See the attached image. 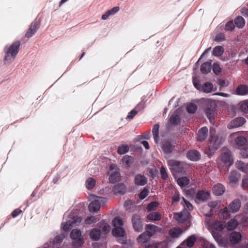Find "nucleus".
I'll return each instance as SVG.
<instances>
[{
    "mask_svg": "<svg viewBox=\"0 0 248 248\" xmlns=\"http://www.w3.org/2000/svg\"><path fill=\"white\" fill-rule=\"evenodd\" d=\"M15 59V58L11 56L8 53H5V56L4 59V62L5 64H9L12 62Z\"/></svg>",
    "mask_w": 248,
    "mask_h": 248,
    "instance_id": "51",
    "label": "nucleus"
},
{
    "mask_svg": "<svg viewBox=\"0 0 248 248\" xmlns=\"http://www.w3.org/2000/svg\"><path fill=\"white\" fill-rule=\"evenodd\" d=\"M205 113L208 117V118L209 119L211 122H212L213 119L214 118V110L213 109H211L210 108H207L205 110Z\"/></svg>",
    "mask_w": 248,
    "mask_h": 248,
    "instance_id": "50",
    "label": "nucleus"
},
{
    "mask_svg": "<svg viewBox=\"0 0 248 248\" xmlns=\"http://www.w3.org/2000/svg\"><path fill=\"white\" fill-rule=\"evenodd\" d=\"M159 126L158 124H155L153 128V134L154 135L155 141L156 143H157L158 140V131H159Z\"/></svg>",
    "mask_w": 248,
    "mask_h": 248,
    "instance_id": "43",
    "label": "nucleus"
},
{
    "mask_svg": "<svg viewBox=\"0 0 248 248\" xmlns=\"http://www.w3.org/2000/svg\"><path fill=\"white\" fill-rule=\"evenodd\" d=\"M240 154L242 157L248 158V148H245L242 149L240 151Z\"/></svg>",
    "mask_w": 248,
    "mask_h": 248,
    "instance_id": "58",
    "label": "nucleus"
},
{
    "mask_svg": "<svg viewBox=\"0 0 248 248\" xmlns=\"http://www.w3.org/2000/svg\"><path fill=\"white\" fill-rule=\"evenodd\" d=\"M149 193L148 189L144 188L140 194V198L141 200L144 199L147 196Z\"/></svg>",
    "mask_w": 248,
    "mask_h": 248,
    "instance_id": "56",
    "label": "nucleus"
},
{
    "mask_svg": "<svg viewBox=\"0 0 248 248\" xmlns=\"http://www.w3.org/2000/svg\"><path fill=\"white\" fill-rule=\"evenodd\" d=\"M161 230V229L155 225H148L147 226L146 231L145 232H147V233L149 236L151 237L153 235L155 234L157 232L160 231Z\"/></svg>",
    "mask_w": 248,
    "mask_h": 248,
    "instance_id": "24",
    "label": "nucleus"
},
{
    "mask_svg": "<svg viewBox=\"0 0 248 248\" xmlns=\"http://www.w3.org/2000/svg\"><path fill=\"white\" fill-rule=\"evenodd\" d=\"M236 167L242 171V172L247 173L248 172V165L240 161H238L235 164Z\"/></svg>",
    "mask_w": 248,
    "mask_h": 248,
    "instance_id": "34",
    "label": "nucleus"
},
{
    "mask_svg": "<svg viewBox=\"0 0 248 248\" xmlns=\"http://www.w3.org/2000/svg\"><path fill=\"white\" fill-rule=\"evenodd\" d=\"M170 121L171 123L174 124H177L180 122V117L179 116V112L177 110L175 111L174 113L171 115Z\"/></svg>",
    "mask_w": 248,
    "mask_h": 248,
    "instance_id": "39",
    "label": "nucleus"
},
{
    "mask_svg": "<svg viewBox=\"0 0 248 248\" xmlns=\"http://www.w3.org/2000/svg\"><path fill=\"white\" fill-rule=\"evenodd\" d=\"M100 228L102 230V232L104 233H108L110 230L109 225L104 221L101 222Z\"/></svg>",
    "mask_w": 248,
    "mask_h": 248,
    "instance_id": "41",
    "label": "nucleus"
},
{
    "mask_svg": "<svg viewBox=\"0 0 248 248\" xmlns=\"http://www.w3.org/2000/svg\"><path fill=\"white\" fill-rule=\"evenodd\" d=\"M147 217L151 221H158L161 219V216L158 212H154L149 213Z\"/></svg>",
    "mask_w": 248,
    "mask_h": 248,
    "instance_id": "31",
    "label": "nucleus"
},
{
    "mask_svg": "<svg viewBox=\"0 0 248 248\" xmlns=\"http://www.w3.org/2000/svg\"><path fill=\"white\" fill-rule=\"evenodd\" d=\"M239 225L238 220L236 219L232 218L227 222H226L225 228L228 231L235 230Z\"/></svg>",
    "mask_w": 248,
    "mask_h": 248,
    "instance_id": "16",
    "label": "nucleus"
},
{
    "mask_svg": "<svg viewBox=\"0 0 248 248\" xmlns=\"http://www.w3.org/2000/svg\"><path fill=\"white\" fill-rule=\"evenodd\" d=\"M178 184L181 187H184L187 186L189 182V179L186 177H181L177 180Z\"/></svg>",
    "mask_w": 248,
    "mask_h": 248,
    "instance_id": "40",
    "label": "nucleus"
},
{
    "mask_svg": "<svg viewBox=\"0 0 248 248\" xmlns=\"http://www.w3.org/2000/svg\"><path fill=\"white\" fill-rule=\"evenodd\" d=\"M71 237L73 240V245L76 247L81 246L84 243L80 230L74 229L71 232Z\"/></svg>",
    "mask_w": 248,
    "mask_h": 248,
    "instance_id": "8",
    "label": "nucleus"
},
{
    "mask_svg": "<svg viewBox=\"0 0 248 248\" xmlns=\"http://www.w3.org/2000/svg\"><path fill=\"white\" fill-rule=\"evenodd\" d=\"M241 110L245 113H248V100L244 101L240 104Z\"/></svg>",
    "mask_w": 248,
    "mask_h": 248,
    "instance_id": "53",
    "label": "nucleus"
},
{
    "mask_svg": "<svg viewBox=\"0 0 248 248\" xmlns=\"http://www.w3.org/2000/svg\"><path fill=\"white\" fill-rule=\"evenodd\" d=\"M110 171L113 172H109L110 176L109 177V181L111 183H115L119 181L120 178V174L118 171V169L115 165H111L109 167Z\"/></svg>",
    "mask_w": 248,
    "mask_h": 248,
    "instance_id": "10",
    "label": "nucleus"
},
{
    "mask_svg": "<svg viewBox=\"0 0 248 248\" xmlns=\"http://www.w3.org/2000/svg\"><path fill=\"white\" fill-rule=\"evenodd\" d=\"M210 134V142L211 144H213V146H209L205 150V153L209 156L213 155L221 143L220 140L218 139L214 129H211Z\"/></svg>",
    "mask_w": 248,
    "mask_h": 248,
    "instance_id": "3",
    "label": "nucleus"
},
{
    "mask_svg": "<svg viewBox=\"0 0 248 248\" xmlns=\"http://www.w3.org/2000/svg\"><path fill=\"white\" fill-rule=\"evenodd\" d=\"M183 230L178 227H174L170 229L169 232L170 236L173 238H177L181 235Z\"/></svg>",
    "mask_w": 248,
    "mask_h": 248,
    "instance_id": "25",
    "label": "nucleus"
},
{
    "mask_svg": "<svg viewBox=\"0 0 248 248\" xmlns=\"http://www.w3.org/2000/svg\"><path fill=\"white\" fill-rule=\"evenodd\" d=\"M174 218L179 222H184L187 221L190 217V214L187 210H184L180 213H175Z\"/></svg>",
    "mask_w": 248,
    "mask_h": 248,
    "instance_id": "11",
    "label": "nucleus"
},
{
    "mask_svg": "<svg viewBox=\"0 0 248 248\" xmlns=\"http://www.w3.org/2000/svg\"><path fill=\"white\" fill-rule=\"evenodd\" d=\"M207 132L208 129L206 127L202 128L198 133L197 140L201 141L204 140L207 137Z\"/></svg>",
    "mask_w": 248,
    "mask_h": 248,
    "instance_id": "29",
    "label": "nucleus"
},
{
    "mask_svg": "<svg viewBox=\"0 0 248 248\" xmlns=\"http://www.w3.org/2000/svg\"><path fill=\"white\" fill-rule=\"evenodd\" d=\"M168 164L170 167L171 172L175 177H176L177 174L183 172L184 167L181 163L171 160L168 161Z\"/></svg>",
    "mask_w": 248,
    "mask_h": 248,
    "instance_id": "7",
    "label": "nucleus"
},
{
    "mask_svg": "<svg viewBox=\"0 0 248 248\" xmlns=\"http://www.w3.org/2000/svg\"><path fill=\"white\" fill-rule=\"evenodd\" d=\"M229 184L232 186H235L238 182V177L236 172H232L229 177Z\"/></svg>",
    "mask_w": 248,
    "mask_h": 248,
    "instance_id": "33",
    "label": "nucleus"
},
{
    "mask_svg": "<svg viewBox=\"0 0 248 248\" xmlns=\"http://www.w3.org/2000/svg\"><path fill=\"white\" fill-rule=\"evenodd\" d=\"M211 69V63L209 62H204L201 67V71L203 74H207Z\"/></svg>",
    "mask_w": 248,
    "mask_h": 248,
    "instance_id": "35",
    "label": "nucleus"
},
{
    "mask_svg": "<svg viewBox=\"0 0 248 248\" xmlns=\"http://www.w3.org/2000/svg\"><path fill=\"white\" fill-rule=\"evenodd\" d=\"M122 161L124 165L126 167H129L130 166L131 163L133 162V158L131 156L128 155H124L123 156Z\"/></svg>",
    "mask_w": 248,
    "mask_h": 248,
    "instance_id": "38",
    "label": "nucleus"
},
{
    "mask_svg": "<svg viewBox=\"0 0 248 248\" xmlns=\"http://www.w3.org/2000/svg\"><path fill=\"white\" fill-rule=\"evenodd\" d=\"M241 202L238 199H235L232 201L228 206L229 211L234 213L238 212L241 207Z\"/></svg>",
    "mask_w": 248,
    "mask_h": 248,
    "instance_id": "14",
    "label": "nucleus"
},
{
    "mask_svg": "<svg viewBox=\"0 0 248 248\" xmlns=\"http://www.w3.org/2000/svg\"><path fill=\"white\" fill-rule=\"evenodd\" d=\"M242 186L244 188H248V178H245L243 180Z\"/></svg>",
    "mask_w": 248,
    "mask_h": 248,
    "instance_id": "64",
    "label": "nucleus"
},
{
    "mask_svg": "<svg viewBox=\"0 0 248 248\" xmlns=\"http://www.w3.org/2000/svg\"><path fill=\"white\" fill-rule=\"evenodd\" d=\"M234 26L232 21L228 22L225 26V29L228 31H232L234 28Z\"/></svg>",
    "mask_w": 248,
    "mask_h": 248,
    "instance_id": "60",
    "label": "nucleus"
},
{
    "mask_svg": "<svg viewBox=\"0 0 248 248\" xmlns=\"http://www.w3.org/2000/svg\"><path fill=\"white\" fill-rule=\"evenodd\" d=\"M101 232L99 230L94 229L90 233V237L92 239L97 240L100 237Z\"/></svg>",
    "mask_w": 248,
    "mask_h": 248,
    "instance_id": "42",
    "label": "nucleus"
},
{
    "mask_svg": "<svg viewBox=\"0 0 248 248\" xmlns=\"http://www.w3.org/2000/svg\"><path fill=\"white\" fill-rule=\"evenodd\" d=\"M236 26L239 28H242L245 25V21L241 16H238L234 20Z\"/></svg>",
    "mask_w": 248,
    "mask_h": 248,
    "instance_id": "36",
    "label": "nucleus"
},
{
    "mask_svg": "<svg viewBox=\"0 0 248 248\" xmlns=\"http://www.w3.org/2000/svg\"><path fill=\"white\" fill-rule=\"evenodd\" d=\"M224 51L223 48L221 46H217L215 47L213 51V54L216 56H221Z\"/></svg>",
    "mask_w": 248,
    "mask_h": 248,
    "instance_id": "44",
    "label": "nucleus"
},
{
    "mask_svg": "<svg viewBox=\"0 0 248 248\" xmlns=\"http://www.w3.org/2000/svg\"><path fill=\"white\" fill-rule=\"evenodd\" d=\"M230 138L231 140H235L236 144L238 146H242L247 142L246 139L242 136H239V133L237 132L232 134L230 136Z\"/></svg>",
    "mask_w": 248,
    "mask_h": 248,
    "instance_id": "13",
    "label": "nucleus"
},
{
    "mask_svg": "<svg viewBox=\"0 0 248 248\" xmlns=\"http://www.w3.org/2000/svg\"><path fill=\"white\" fill-rule=\"evenodd\" d=\"M187 157L191 160L197 161L200 158V154L196 150H190L187 153Z\"/></svg>",
    "mask_w": 248,
    "mask_h": 248,
    "instance_id": "26",
    "label": "nucleus"
},
{
    "mask_svg": "<svg viewBox=\"0 0 248 248\" xmlns=\"http://www.w3.org/2000/svg\"><path fill=\"white\" fill-rule=\"evenodd\" d=\"M225 191L224 186L221 184H217L213 187V192L216 195H221Z\"/></svg>",
    "mask_w": 248,
    "mask_h": 248,
    "instance_id": "27",
    "label": "nucleus"
},
{
    "mask_svg": "<svg viewBox=\"0 0 248 248\" xmlns=\"http://www.w3.org/2000/svg\"><path fill=\"white\" fill-rule=\"evenodd\" d=\"M129 150V148L127 145H122L119 146L117 152L120 155H123L127 153Z\"/></svg>",
    "mask_w": 248,
    "mask_h": 248,
    "instance_id": "45",
    "label": "nucleus"
},
{
    "mask_svg": "<svg viewBox=\"0 0 248 248\" xmlns=\"http://www.w3.org/2000/svg\"><path fill=\"white\" fill-rule=\"evenodd\" d=\"M160 173L161 174V177L163 179H166L168 178V175L166 172V170L164 167H162L160 169Z\"/></svg>",
    "mask_w": 248,
    "mask_h": 248,
    "instance_id": "59",
    "label": "nucleus"
},
{
    "mask_svg": "<svg viewBox=\"0 0 248 248\" xmlns=\"http://www.w3.org/2000/svg\"><path fill=\"white\" fill-rule=\"evenodd\" d=\"M119 7L118 6L114 7L111 9L110 10L108 11V13H109V15H112L116 13H117L119 11Z\"/></svg>",
    "mask_w": 248,
    "mask_h": 248,
    "instance_id": "61",
    "label": "nucleus"
},
{
    "mask_svg": "<svg viewBox=\"0 0 248 248\" xmlns=\"http://www.w3.org/2000/svg\"><path fill=\"white\" fill-rule=\"evenodd\" d=\"M210 196V194L208 191H201L198 192L196 195V201L200 202L207 200Z\"/></svg>",
    "mask_w": 248,
    "mask_h": 248,
    "instance_id": "22",
    "label": "nucleus"
},
{
    "mask_svg": "<svg viewBox=\"0 0 248 248\" xmlns=\"http://www.w3.org/2000/svg\"><path fill=\"white\" fill-rule=\"evenodd\" d=\"M230 211H229V208L228 209L226 207H224L223 208L219 210L218 213V216L221 218L226 219L230 217Z\"/></svg>",
    "mask_w": 248,
    "mask_h": 248,
    "instance_id": "28",
    "label": "nucleus"
},
{
    "mask_svg": "<svg viewBox=\"0 0 248 248\" xmlns=\"http://www.w3.org/2000/svg\"><path fill=\"white\" fill-rule=\"evenodd\" d=\"M19 46L20 42L16 41L12 44L11 46H5L4 49L13 53L14 55H16L19 51Z\"/></svg>",
    "mask_w": 248,
    "mask_h": 248,
    "instance_id": "21",
    "label": "nucleus"
},
{
    "mask_svg": "<svg viewBox=\"0 0 248 248\" xmlns=\"http://www.w3.org/2000/svg\"><path fill=\"white\" fill-rule=\"evenodd\" d=\"M137 113V112L134 109L132 110L127 115L126 118L132 119Z\"/></svg>",
    "mask_w": 248,
    "mask_h": 248,
    "instance_id": "62",
    "label": "nucleus"
},
{
    "mask_svg": "<svg viewBox=\"0 0 248 248\" xmlns=\"http://www.w3.org/2000/svg\"><path fill=\"white\" fill-rule=\"evenodd\" d=\"M159 203L157 202H153L149 203L147 207L148 212L155 211L158 206Z\"/></svg>",
    "mask_w": 248,
    "mask_h": 248,
    "instance_id": "47",
    "label": "nucleus"
},
{
    "mask_svg": "<svg viewBox=\"0 0 248 248\" xmlns=\"http://www.w3.org/2000/svg\"><path fill=\"white\" fill-rule=\"evenodd\" d=\"M81 222V218L79 217H76L72 222L67 221L62 226L63 230L66 232L69 231L72 228L73 224L78 225Z\"/></svg>",
    "mask_w": 248,
    "mask_h": 248,
    "instance_id": "18",
    "label": "nucleus"
},
{
    "mask_svg": "<svg viewBox=\"0 0 248 248\" xmlns=\"http://www.w3.org/2000/svg\"><path fill=\"white\" fill-rule=\"evenodd\" d=\"M91 198L93 201L89 205V210L92 213L97 212L100 210L101 202H102L105 199L94 195L92 196Z\"/></svg>",
    "mask_w": 248,
    "mask_h": 248,
    "instance_id": "5",
    "label": "nucleus"
},
{
    "mask_svg": "<svg viewBox=\"0 0 248 248\" xmlns=\"http://www.w3.org/2000/svg\"><path fill=\"white\" fill-rule=\"evenodd\" d=\"M197 107V106L193 104H189L187 106L186 109L188 112L194 113L196 112Z\"/></svg>",
    "mask_w": 248,
    "mask_h": 248,
    "instance_id": "52",
    "label": "nucleus"
},
{
    "mask_svg": "<svg viewBox=\"0 0 248 248\" xmlns=\"http://www.w3.org/2000/svg\"><path fill=\"white\" fill-rule=\"evenodd\" d=\"M124 222L123 218L120 217L114 218L112 221L113 228L112 231L113 235L117 238L119 242L123 244L126 240L125 232L123 227Z\"/></svg>",
    "mask_w": 248,
    "mask_h": 248,
    "instance_id": "2",
    "label": "nucleus"
},
{
    "mask_svg": "<svg viewBox=\"0 0 248 248\" xmlns=\"http://www.w3.org/2000/svg\"><path fill=\"white\" fill-rule=\"evenodd\" d=\"M220 203L218 201H211L208 205L202 208V212L205 216L210 217L213 214V209L218 205Z\"/></svg>",
    "mask_w": 248,
    "mask_h": 248,
    "instance_id": "9",
    "label": "nucleus"
},
{
    "mask_svg": "<svg viewBox=\"0 0 248 248\" xmlns=\"http://www.w3.org/2000/svg\"><path fill=\"white\" fill-rule=\"evenodd\" d=\"M245 123V119L242 117L237 118L232 121L229 124L228 128H233L242 126Z\"/></svg>",
    "mask_w": 248,
    "mask_h": 248,
    "instance_id": "15",
    "label": "nucleus"
},
{
    "mask_svg": "<svg viewBox=\"0 0 248 248\" xmlns=\"http://www.w3.org/2000/svg\"><path fill=\"white\" fill-rule=\"evenodd\" d=\"M233 160L231 158L230 152L227 149L222 150L220 159L217 161L218 167L225 165L228 167L232 164Z\"/></svg>",
    "mask_w": 248,
    "mask_h": 248,
    "instance_id": "4",
    "label": "nucleus"
},
{
    "mask_svg": "<svg viewBox=\"0 0 248 248\" xmlns=\"http://www.w3.org/2000/svg\"><path fill=\"white\" fill-rule=\"evenodd\" d=\"M205 225L215 240L220 242L222 241V236L219 233L225 228L226 222L223 220H215L211 221L209 218L205 220Z\"/></svg>",
    "mask_w": 248,
    "mask_h": 248,
    "instance_id": "1",
    "label": "nucleus"
},
{
    "mask_svg": "<svg viewBox=\"0 0 248 248\" xmlns=\"http://www.w3.org/2000/svg\"><path fill=\"white\" fill-rule=\"evenodd\" d=\"M39 27V23L36 21L32 23L31 26L26 34V36L28 38L31 37L37 31Z\"/></svg>",
    "mask_w": 248,
    "mask_h": 248,
    "instance_id": "20",
    "label": "nucleus"
},
{
    "mask_svg": "<svg viewBox=\"0 0 248 248\" xmlns=\"http://www.w3.org/2000/svg\"><path fill=\"white\" fill-rule=\"evenodd\" d=\"M147 182V179L146 178L141 175H137L136 176L135 178V184L138 185L140 186H144L145 185Z\"/></svg>",
    "mask_w": 248,
    "mask_h": 248,
    "instance_id": "30",
    "label": "nucleus"
},
{
    "mask_svg": "<svg viewBox=\"0 0 248 248\" xmlns=\"http://www.w3.org/2000/svg\"><path fill=\"white\" fill-rule=\"evenodd\" d=\"M96 181L93 178H88L86 181V186L88 189H92L95 185Z\"/></svg>",
    "mask_w": 248,
    "mask_h": 248,
    "instance_id": "37",
    "label": "nucleus"
},
{
    "mask_svg": "<svg viewBox=\"0 0 248 248\" xmlns=\"http://www.w3.org/2000/svg\"><path fill=\"white\" fill-rule=\"evenodd\" d=\"M174 191V195L172 197V202L173 203L177 202L179 200V194L177 191L175 189L173 190Z\"/></svg>",
    "mask_w": 248,
    "mask_h": 248,
    "instance_id": "55",
    "label": "nucleus"
},
{
    "mask_svg": "<svg viewBox=\"0 0 248 248\" xmlns=\"http://www.w3.org/2000/svg\"><path fill=\"white\" fill-rule=\"evenodd\" d=\"M144 247L145 248H167L168 245L167 243L166 242H162L160 243L153 242L145 244Z\"/></svg>",
    "mask_w": 248,
    "mask_h": 248,
    "instance_id": "19",
    "label": "nucleus"
},
{
    "mask_svg": "<svg viewBox=\"0 0 248 248\" xmlns=\"http://www.w3.org/2000/svg\"><path fill=\"white\" fill-rule=\"evenodd\" d=\"M224 39V35L223 33H219L216 37V40L220 42Z\"/></svg>",
    "mask_w": 248,
    "mask_h": 248,
    "instance_id": "63",
    "label": "nucleus"
},
{
    "mask_svg": "<svg viewBox=\"0 0 248 248\" xmlns=\"http://www.w3.org/2000/svg\"><path fill=\"white\" fill-rule=\"evenodd\" d=\"M150 237L147 233V232H144L139 236L137 240L139 243L144 246L145 244L148 243Z\"/></svg>",
    "mask_w": 248,
    "mask_h": 248,
    "instance_id": "23",
    "label": "nucleus"
},
{
    "mask_svg": "<svg viewBox=\"0 0 248 248\" xmlns=\"http://www.w3.org/2000/svg\"><path fill=\"white\" fill-rule=\"evenodd\" d=\"M229 239L232 244H238L241 240L242 235L239 232H233L230 234Z\"/></svg>",
    "mask_w": 248,
    "mask_h": 248,
    "instance_id": "17",
    "label": "nucleus"
},
{
    "mask_svg": "<svg viewBox=\"0 0 248 248\" xmlns=\"http://www.w3.org/2000/svg\"><path fill=\"white\" fill-rule=\"evenodd\" d=\"M133 227L135 231L140 232L142 230V225L140 217L138 215H134L132 219Z\"/></svg>",
    "mask_w": 248,
    "mask_h": 248,
    "instance_id": "12",
    "label": "nucleus"
},
{
    "mask_svg": "<svg viewBox=\"0 0 248 248\" xmlns=\"http://www.w3.org/2000/svg\"><path fill=\"white\" fill-rule=\"evenodd\" d=\"M125 190V186L123 184H119L114 186L113 191L115 193H123Z\"/></svg>",
    "mask_w": 248,
    "mask_h": 248,
    "instance_id": "46",
    "label": "nucleus"
},
{
    "mask_svg": "<svg viewBox=\"0 0 248 248\" xmlns=\"http://www.w3.org/2000/svg\"><path fill=\"white\" fill-rule=\"evenodd\" d=\"M248 93V87L245 85L239 86L236 90V93L240 95H244Z\"/></svg>",
    "mask_w": 248,
    "mask_h": 248,
    "instance_id": "32",
    "label": "nucleus"
},
{
    "mask_svg": "<svg viewBox=\"0 0 248 248\" xmlns=\"http://www.w3.org/2000/svg\"><path fill=\"white\" fill-rule=\"evenodd\" d=\"M213 70L216 74L217 75L220 73L221 68L218 64L214 63L213 65Z\"/></svg>",
    "mask_w": 248,
    "mask_h": 248,
    "instance_id": "57",
    "label": "nucleus"
},
{
    "mask_svg": "<svg viewBox=\"0 0 248 248\" xmlns=\"http://www.w3.org/2000/svg\"><path fill=\"white\" fill-rule=\"evenodd\" d=\"M193 82L194 87L200 91L209 93L214 91L213 85L209 82H206L202 85L197 80L193 79Z\"/></svg>",
    "mask_w": 248,
    "mask_h": 248,
    "instance_id": "6",
    "label": "nucleus"
},
{
    "mask_svg": "<svg viewBox=\"0 0 248 248\" xmlns=\"http://www.w3.org/2000/svg\"><path fill=\"white\" fill-rule=\"evenodd\" d=\"M162 149L164 153H170L172 150V146L169 142H167L162 146Z\"/></svg>",
    "mask_w": 248,
    "mask_h": 248,
    "instance_id": "49",
    "label": "nucleus"
},
{
    "mask_svg": "<svg viewBox=\"0 0 248 248\" xmlns=\"http://www.w3.org/2000/svg\"><path fill=\"white\" fill-rule=\"evenodd\" d=\"M97 221V218L94 216H90L88 217L86 220V223L89 224L95 223Z\"/></svg>",
    "mask_w": 248,
    "mask_h": 248,
    "instance_id": "54",
    "label": "nucleus"
},
{
    "mask_svg": "<svg viewBox=\"0 0 248 248\" xmlns=\"http://www.w3.org/2000/svg\"><path fill=\"white\" fill-rule=\"evenodd\" d=\"M196 237L194 235H191L186 240V245L188 247H191L193 246L195 241Z\"/></svg>",
    "mask_w": 248,
    "mask_h": 248,
    "instance_id": "48",
    "label": "nucleus"
}]
</instances>
